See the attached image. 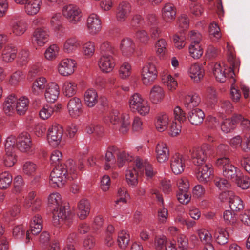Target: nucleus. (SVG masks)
<instances>
[{"label":"nucleus","mask_w":250,"mask_h":250,"mask_svg":"<svg viewBox=\"0 0 250 250\" xmlns=\"http://www.w3.org/2000/svg\"><path fill=\"white\" fill-rule=\"evenodd\" d=\"M76 168L74 161L69 159L65 164L56 166L50 173V181L52 186L62 187L67 179L73 180L77 177Z\"/></svg>","instance_id":"1"},{"label":"nucleus","mask_w":250,"mask_h":250,"mask_svg":"<svg viewBox=\"0 0 250 250\" xmlns=\"http://www.w3.org/2000/svg\"><path fill=\"white\" fill-rule=\"evenodd\" d=\"M216 166L222 169L223 176L227 179L236 181L239 171L237 168L233 165L228 157H223L218 158L216 161Z\"/></svg>","instance_id":"2"},{"label":"nucleus","mask_w":250,"mask_h":250,"mask_svg":"<svg viewBox=\"0 0 250 250\" xmlns=\"http://www.w3.org/2000/svg\"><path fill=\"white\" fill-rule=\"evenodd\" d=\"M129 104L130 110L133 112H137L142 116H145L149 112L148 104L139 93H134L130 97Z\"/></svg>","instance_id":"3"},{"label":"nucleus","mask_w":250,"mask_h":250,"mask_svg":"<svg viewBox=\"0 0 250 250\" xmlns=\"http://www.w3.org/2000/svg\"><path fill=\"white\" fill-rule=\"evenodd\" d=\"M53 223L54 225L57 226L63 221H68L70 222L71 219V214L69 211L68 204L65 203L61 204L56 208H53Z\"/></svg>","instance_id":"4"},{"label":"nucleus","mask_w":250,"mask_h":250,"mask_svg":"<svg viewBox=\"0 0 250 250\" xmlns=\"http://www.w3.org/2000/svg\"><path fill=\"white\" fill-rule=\"evenodd\" d=\"M142 81L146 85L152 84L157 77V71L155 66L148 62L143 67L142 71Z\"/></svg>","instance_id":"5"},{"label":"nucleus","mask_w":250,"mask_h":250,"mask_svg":"<svg viewBox=\"0 0 250 250\" xmlns=\"http://www.w3.org/2000/svg\"><path fill=\"white\" fill-rule=\"evenodd\" d=\"M197 167L198 172L196 174V177L199 182L206 184L210 181L213 178V174L212 165L205 163Z\"/></svg>","instance_id":"6"},{"label":"nucleus","mask_w":250,"mask_h":250,"mask_svg":"<svg viewBox=\"0 0 250 250\" xmlns=\"http://www.w3.org/2000/svg\"><path fill=\"white\" fill-rule=\"evenodd\" d=\"M16 146L22 152H32L34 148L30 135L26 132L19 134L16 139Z\"/></svg>","instance_id":"7"},{"label":"nucleus","mask_w":250,"mask_h":250,"mask_svg":"<svg viewBox=\"0 0 250 250\" xmlns=\"http://www.w3.org/2000/svg\"><path fill=\"white\" fill-rule=\"evenodd\" d=\"M62 14L69 22L76 24L80 21L82 17L80 9L76 5L69 4L63 7Z\"/></svg>","instance_id":"8"},{"label":"nucleus","mask_w":250,"mask_h":250,"mask_svg":"<svg viewBox=\"0 0 250 250\" xmlns=\"http://www.w3.org/2000/svg\"><path fill=\"white\" fill-rule=\"evenodd\" d=\"M63 134V129L59 125H52L48 130L47 139L50 144L57 146L60 143Z\"/></svg>","instance_id":"9"},{"label":"nucleus","mask_w":250,"mask_h":250,"mask_svg":"<svg viewBox=\"0 0 250 250\" xmlns=\"http://www.w3.org/2000/svg\"><path fill=\"white\" fill-rule=\"evenodd\" d=\"M185 159L183 156L176 153L172 156L170 160V168L175 175L181 174L185 169Z\"/></svg>","instance_id":"10"},{"label":"nucleus","mask_w":250,"mask_h":250,"mask_svg":"<svg viewBox=\"0 0 250 250\" xmlns=\"http://www.w3.org/2000/svg\"><path fill=\"white\" fill-rule=\"evenodd\" d=\"M233 192L231 191H225L220 195V198L223 199L224 197L229 196V205L232 211L233 212H239L244 208L243 201L238 196L232 195Z\"/></svg>","instance_id":"11"},{"label":"nucleus","mask_w":250,"mask_h":250,"mask_svg":"<svg viewBox=\"0 0 250 250\" xmlns=\"http://www.w3.org/2000/svg\"><path fill=\"white\" fill-rule=\"evenodd\" d=\"M131 11V4L127 1L119 3L116 11L117 20L120 22L125 21Z\"/></svg>","instance_id":"12"},{"label":"nucleus","mask_w":250,"mask_h":250,"mask_svg":"<svg viewBox=\"0 0 250 250\" xmlns=\"http://www.w3.org/2000/svg\"><path fill=\"white\" fill-rule=\"evenodd\" d=\"M101 21L99 17L96 14H91L87 19V28L89 33L95 35L101 30Z\"/></svg>","instance_id":"13"},{"label":"nucleus","mask_w":250,"mask_h":250,"mask_svg":"<svg viewBox=\"0 0 250 250\" xmlns=\"http://www.w3.org/2000/svg\"><path fill=\"white\" fill-rule=\"evenodd\" d=\"M76 64L74 60L69 59H64L59 64V72L64 76L71 75L74 72Z\"/></svg>","instance_id":"14"},{"label":"nucleus","mask_w":250,"mask_h":250,"mask_svg":"<svg viewBox=\"0 0 250 250\" xmlns=\"http://www.w3.org/2000/svg\"><path fill=\"white\" fill-rule=\"evenodd\" d=\"M82 104L80 99L76 97L71 98L67 104V108L70 115L72 117L79 116L82 112Z\"/></svg>","instance_id":"15"},{"label":"nucleus","mask_w":250,"mask_h":250,"mask_svg":"<svg viewBox=\"0 0 250 250\" xmlns=\"http://www.w3.org/2000/svg\"><path fill=\"white\" fill-rule=\"evenodd\" d=\"M189 152L193 163L197 166L205 163L207 155L204 147H194Z\"/></svg>","instance_id":"16"},{"label":"nucleus","mask_w":250,"mask_h":250,"mask_svg":"<svg viewBox=\"0 0 250 250\" xmlns=\"http://www.w3.org/2000/svg\"><path fill=\"white\" fill-rule=\"evenodd\" d=\"M243 117L240 114H235L231 119H225L221 124V129L224 133H228L233 130L236 125L241 121Z\"/></svg>","instance_id":"17"},{"label":"nucleus","mask_w":250,"mask_h":250,"mask_svg":"<svg viewBox=\"0 0 250 250\" xmlns=\"http://www.w3.org/2000/svg\"><path fill=\"white\" fill-rule=\"evenodd\" d=\"M101 70L105 73L110 72L115 66V61L113 56H101L98 62Z\"/></svg>","instance_id":"18"},{"label":"nucleus","mask_w":250,"mask_h":250,"mask_svg":"<svg viewBox=\"0 0 250 250\" xmlns=\"http://www.w3.org/2000/svg\"><path fill=\"white\" fill-rule=\"evenodd\" d=\"M59 95V87L55 83L48 84L46 88L44 96L46 101L49 103L56 101Z\"/></svg>","instance_id":"19"},{"label":"nucleus","mask_w":250,"mask_h":250,"mask_svg":"<svg viewBox=\"0 0 250 250\" xmlns=\"http://www.w3.org/2000/svg\"><path fill=\"white\" fill-rule=\"evenodd\" d=\"M157 159L159 163L167 161L169 156V150L167 144L163 142L158 143L156 147Z\"/></svg>","instance_id":"20"},{"label":"nucleus","mask_w":250,"mask_h":250,"mask_svg":"<svg viewBox=\"0 0 250 250\" xmlns=\"http://www.w3.org/2000/svg\"><path fill=\"white\" fill-rule=\"evenodd\" d=\"M91 206L89 201L85 199L79 201L77 205L78 215L81 220L85 219L89 214Z\"/></svg>","instance_id":"21"},{"label":"nucleus","mask_w":250,"mask_h":250,"mask_svg":"<svg viewBox=\"0 0 250 250\" xmlns=\"http://www.w3.org/2000/svg\"><path fill=\"white\" fill-rule=\"evenodd\" d=\"M120 49L124 56L129 57L134 52L135 45L131 39L129 38L123 39L121 42Z\"/></svg>","instance_id":"22"},{"label":"nucleus","mask_w":250,"mask_h":250,"mask_svg":"<svg viewBox=\"0 0 250 250\" xmlns=\"http://www.w3.org/2000/svg\"><path fill=\"white\" fill-rule=\"evenodd\" d=\"M205 117L204 112L199 108L192 109L188 113L189 121L193 125H198L201 124Z\"/></svg>","instance_id":"23"},{"label":"nucleus","mask_w":250,"mask_h":250,"mask_svg":"<svg viewBox=\"0 0 250 250\" xmlns=\"http://www.w3.org/2000/svg\"><path fill=\"white\" fill-rule=\"evenodd\" d=\"M135 165L139 170L140 174H144V170H145V175L147 178H152L154 175L155 173L152 166L149 163L146 162L143 164L141 159L137 158L135 161Z\"/></svg>","instance_id":"24"},{"label":"nucleus","mask_w":250,"mask_h":250,"mask_svg":"<svg viewBox=\"0 0 250 250\" xmlns=\"http://www.w3.org/2000/svg\"><path fill=\"white\" fill-rule=\"evenodd\" d=\"M190 76L196 83H199L204 75V70L199 64L195 63L190 66L189 69Z\"/></svg>","instance_id":"25"},{"label":"nucleus","mask_w":250,"mask_h":250,"mask_svg":"<svg viewBox=\"0 0 250 250\" xmlns=\"http://www.w3.org/2000/svg\"><path fill=\"white\" fill-rule=\"evenodd\" d=\"M140 173L139 170L136 167H129L126 170V180L128 185L136 186L138 184V176Z\"/></svg>","instance_id":"26"},{"label":"nucleus","mask_w":250,"mask_h":250,"mask_svg":"<svg viewBox=\"0 0 250 250\" xmlns=\"http://www.w3.org/2000/svg\"><path fill=\"white\" fill-rule=\"evenodd\" d=\"M176 9L171 3H166L162 9V17L167 22H171L176 17Z\"/></svg>","instance_id":"27"},{"label":"nucleus","mask_w":250,"mask_h":250,"mask_svg":"<svg viewBox=\"0 0 250 250\" xmlns=\"http://www.w3.org/2000/svg\"><path fill=\"white\" fill-rule=\"evenodd\" d=\"M16 101L17 97L14 94H11L6 98L3 104V110L6 114L10 116L14 113Z\"/></svg>","instance_id":"28"},{"label":"nucleus","mask_w":250,"mask_h":250,"mask_svg":"<svg viewBox=\"0 0 250 250\" xmlns=\"http://www.w3.org/2000/svg\"><path fill=\"white\" fill-rule=\"evenodd\" d=\"M17 48L11 45L6 46L2 51V60L6 62H12L16 57Z\"/></svg>","instance_id":"29"},{"label":"nucleus","mask_w":250,"mask_h":250,"mask_svg":"<svg viewBox=\"0 0 250 250\" xmlns=\"http://www.w3.org/2000/svg\"><path fill=\"white\" fill-rule=\"evenodd\" d=\"M164 91L159 85H154L150 92V99L154 104H158L161 102L164 97Z\"/></svg>","instance_id":"30"},{"label":"nucleus","mask_w":250,"mask_h":250,"mask_svg":"<svg viewBox=\"0 0 250 250\" xmlns=\"http://www.w3.org/2000/svg\"><path fill=\"white\" fill-rule=\"evenodd\" d=\"M84 99L85 104L88 107H93L98 102L97 92L93 89L87 90L84 93Z\"/></svg>","instance_id":"31"},{"label":"nucleus","mask_w":250,"mask_h":250,"mask_svg":"<svg viewBox=\"0 0 250 250\" xmlns=\"http://www.w3.org/2000/svg\"><path fill=\"white\" fill-rule=\"evenodd\" d=\"M37 44L40 46L43 45L48 40V34L46 30L37 28L33 34Z\"/></svg>","instance_id":"32"},{"label":"nucleus","mask_w":250,"mask_h":250,"mask_svg":"<svg viewBox=\"0 0 250 250\" xmlns=\"http://www.w3.org/2000/svg\"><path fill=\"white\" fill-rule=\"evenodd\" d=\"M41 0H29L25 4V10L27 14L34 15L36 14L40 8Z\"/></svg>","instance_id":"33"},{"label":"nucleus","mask_w":250,"mask_h":250,"mask_svg":"<svg viewBox=\"0 0 250 250\" xmlns=\"http://www.w3.org/2000/svg\"><path fill=\"white\" fill-rule=\"evenodd\" d=\"M214 236L217 243L225 245L228 241L229 235L226 229L219 227L216 229Z\"/></svg>","instance_id":"34"},{"label":"nucleus","mask_w":250,"mask_h":250,"mask_svg":"<svg viewBox=\"0 0 250 250\" xmlns=\"http://www.w3.org/2000/svg\"><path fill=\"white\" fill-rule=\"evenodd\" d=\"M46 80L44 77H40L37 79L33 83L32 92L35 95L42 93L45 86Z\"/></svg>","instance_id":"35"},{"label":"nucleus","mask_w":250,"mask_h":250,"mask_svg":"<svg viewBox=\"0 0 250 250\" xmlns=\"http://www.w3.org/2000/svg\"><path fill=\"white\" fill-rule=\"evenodd\" d=\"M42 217L38 214L33 218L30 223V230L33 235H37L41 231L42 228Z\"/></svg>","instance_id":"36"},{"label":"nucleus","mask_w":250,"mask_h":250,"mask_svg":"<svg viewBox=\"0 0 250 250\" xmlns=\"http://www.w3.org/2000/svg\"><path fill=\"white\" fill-rule=\"evenodd\" d=\"M200 102V98L196 94L188 95L184 101L185 106L188 109H194Z\"/></svg>","instance_id":"37"},{"label":"nucleus","mask_w":250,"mask_h":250,"mask_svg":"<svg viewBox=\"0 0 250 250\" xmlns=\"http://www.w3.org/2000/svg\"><path fill=\"white\" fill-rule=\"evenodd\" d=\"M117 150V148L114 146H110L108 148L105 155V169H109L111 167V165L115 164L116 159L113 153H115Z\"/></svg>","instance_id":"38"},{"label":"nucleus","mask_w":250,"mask_h":250,"mask_svg":"<svg viewBox=\"0 0 250 250\" xmlns=\"http://www.w3.org/2000/svg\"><path fill=\"white\" fill-rule=\"evenodd\" d=\"M16 110L19 115H24L28 109L29 100L25 97L20 98L16 102Z\"/></svg>","instance_id":"39"},{"label":"nucleus","mask_w":250,"mask_h":250,"mask_svg":"<svg viewBox=\"0 0 250 250\" xmlns=\"http://www.w3.org/2000/svg\"><path fill=\"white\" fill-rule=\"evenodd\" d=\"M26 22L22 20L14 22L11 26L12 33L16 36L23 34L26 30Z\"/></svg>","instance_id":"40"},{"label":"nucleus","mask_w":250,"mask_h":250,"mask_svg":"<svg viewBox=\"0 0 250 250\" xmlns=\"http://www.w3.org/2000/svg\"><path fill=\"white\" fill-rule=\"evenodd\" d=\"M213 73L216 79L220 82L224 83L226 81V78L228 76L232 77L233 74H230V73H227L225 71H222L221 68V65L219 63H216L214 64V68L213 69Z\"/></svg>","instance_id":"41"},{"label":"nucleus","mask_w":250,"mask_h":250,"mask_svg":"<svg viewBox=\"0 0 250 250\" xmlns=\"http://www.w3.org/2000/svg\"><path fill=\"white\" fill-rule=\"evenodd\" d=\"M81 45L80 42L75 37L68 39L64 44V50L67 53H70Z\"/></svg>","instance_id":"42"},{"label":"nucleus","mask_w":250,"mask_h":250,"mask_svg":"<svg viewBox=\"0 0 250 250\" xmlns=\"http://www.w3.org/2000/svg\"><path fill=\"white\" fill-rule=\"evenodd\" d=\"M168 123V118L166 114H161L157 117L155 122V126L160 132L164 131L167 128Z\"/></svg>","instance_id":"43"},{"label":"nucleus","mask_w":250,"mask_h":250,"mask_svg":"<svg viewBox=\"0 0 250 250\" xmlns=\"http://www.w3.org/2000/svg\"><path fill=\"white\" fill-rule=\"evenodd\" d=\"M101 56H113L115 55L116 50L108 42L102 43L100 47Z\"/></svg>","instance_id":"44"},{"label":"nucleus","mask_w":250,"mask_h":250,"mask_svg":"<svg viewBox=\"0 0 250 250\" xmlns=\"http://www.w3.org/2000/svg\"><path fill=\"white\" fill-rule=\"evenodd\" d=\"M120 127L119 131L122 134H125L130 128V117L128 114H122L121 120L119 123Z\"/></svg>","instance_id":"45"},{"label":"nucleus","mask_w":250,"mask_h":250,"mask_svg":"<svg viewBox=\"0 0 250 250\" xmlns=\"http://www.w3.org/2000/svg\"><path fill=\"white\" fill-rule=\"evenodd\" d=\"M12 181L11 175L5 171L0 174V188L2 189L7 188L11 185Z\"/></svg>","instance_id":"46"},{"label":"nucleus","mask_w":250,"mask_h":250,"mask_svg":"<svg viewBox=\"0 0 250 250\" xmlns=\"http://www.w3.org/2000/svg\"><path fill=\"white\" fill-rule=\"evenodd\" d=\"M63 90L65 96L72 97L76 93L77 84L74 82H66L63 84Z\"/></svg>","instance_id":"47"},{"label":"nucleus","mask_w":250,"mask_h":250,"mask_svg":"<svg viewBox=\"0 0 250 250\" xmlns=\"http://www.w3.org/2000/svg\"><path fill=\"white\" fill-rule=\"evenodd\" d=\"M136 39L139 42L146 45L149 43L150 38L148 33L144 30H140L136 32Z\"/></svg>","instance_id":"48"},{"label":"nucleus","mask_w":250,"mask_h":250,"mask_svg":"<svg viewBox=\"0 0 250 250\" xmlns=\"http://www.w3.org/2000/svg\"><path fill=\"white\" fill-rule=\"evenodd\" d=\"M189 52L191 56L194 59H199L203 53V50L200 43L190 44L189 47Z\"/></svg>","instance_id":"49"},{"label":"nucleus","mask_w":250,"mask_h":250,"mask_svg":"<svg viewBox=\"0 0 250 250\" xmlns=\"http://www.w3.org/2000/svg\"><path fill=\"white\" fill-rule=\"evenodd\" d=\"M48 204L54 208H59L62 203L61 195L58 193L51 194L48 197Z\"/></svg>","instance_id":"50"},{"label":"nucleus","mask_w":250,"mask_h":250,"mask_svg":"<svg viewBox=\"0 0 250 250\" xmlns=\"http://www.w3.org/2000/svg\"><path fill=\"white\" fill-rule=\"evenodd\" d=\"M223 218L227 225H233L237 222V219L235 213H232L230 210H225L223 213Z\"/></svg>","instance_id":"51"},{"label":"nucleus","mask_w":250,"mask_h":250,"mask_svg":"<svg viewBox=\"0 0 250 250\" xmlns=\"http://www.w3.org/2000/svg\"><path fill=\"white\" fill-rule=\"evenodd\" d=\"M118 245L122 249H125L129 242V235L124 231H122L118 235Z\"/></svg>","instance_id":"52"},{"label":"nucleus","mask_w":250,"mask_h":250,"mask_svg":"<svg viewBox=\"0 0 250 250\" xmlns=\"http://www.w3.org/2000/svg\"><path fill=\"white\" fill-rule=\"evenodd\" d=\"M237 186L243 189H247L250 186V179L246 176H237V180L233 181Z\"/></svg>","instance_id":"53"},{"label":"nucleus","mask_w":250,"mask_h":250,"mask_svg":"<svg viewBox=\"0 0 250 250\" xmlns=\"http://www.w3.org/2000/svg\"><path fill=\"white\" fill-rule=\"evenodd\" d=\"M59 51V47L55 44L50 45L45 51V57L48 60L55 59Z\"/></svg>","instance_id":"54"},{"label":"nucleus","mask_w":250,"mask_h":250,"mask_svg":"<svg viewBox=\"0 0 250 250\" xmlns=\"http://www.w3.org/2000/svg\"><path fill=\"white\" fill-rule=\"evenodd\" d=\"M36 168V165L31 161H27L23 165V171L25 174L28 175L33 174L35 172Z\"/></svg>","instance_id":"55"},{"label":"nucleus","mask_w":250,"mask_h":250,"mask_svg":"<svg viewBox=\"0 0 250 250\" xmlns=\"http://www.w3.org/2000/svg\"><path fill=\"white\" fill-rule=\"evenodd\" d=\"M132 157L125 151L119 153L117 156V162L119 167H122L126 162L131 161Z\"/></svg>","instance_id":"56"},{"label":"nucleus","mask_w":250,"mask_h":250,"mask_svg":"<svg viewBox=\"0 0 250 250\" xmlns=\"http://www.w3.org/2000/svg\"><path fill=\"white\" fill-rule=\"evenodd\" d=\"M54 111V109L49 105H46L40 111V117L45 120L49 118Z\"/></svg>","instance_id":"57"},{"label":"nucleus","mask_w":250,"mask_h":250,"mask_svg":"<svg viewBox=\"0 0 250 250\" xmlns=\"http://www.w3.org/2000/svg\"><path fill=\"white\" fill-rule=\"evenodd\" d=\"M120 76L122 79H126L131 74V66L127 62H125L120 67Z\"/></svg>","instance_id":"58"},{"label":"nucleus","mask_w":250,"mask_h":250,"mask_svg":"<svg viewBox=\"0 0 250 250\" xmlns=\"http://www.w3.org/2000/svg\"><path fill=\"white\" fill-rule=\"evenodd\" d=\"M61 19L62 16L60 13H55L52 16L50 23L54 29H59L61 26Z\"/></svg>","instance_id":"59"},{"label":"nucleus","mask_w":250,"mask_h":250,"mask_svg":"<svg viewBox=\"0 0 250 250\" xmlns=\"http://www.w3.org/2000/svg\"><path fill=\"white\" fill-rule=\"evenodd\" d=\"M178 25L182 31H185L188 28L189 19L186 15H182L178 19Z\"/></svg>","instance_id":"60"},{"label":"nucleus","mask_w":250,"mask_h":250,"mask_svg":"<svg viewBox=\"0 0 250 250\" xmlns=\"http://www.w3.org/2000/svg\"><path fill=\"white\" fill-rule=\"evenodd\" d=\"M215 185L220 189L225 190L229 188L230 185L226 179L216 178L214 180Z\"/></svg>","instance_id":"61"},{"label":"nucleus","mask_w":250,"mask_h":250,"mask_svg":"<svg viewBox=\"0 0 250 250\" xmlns=\"http://www.w3.org/2000/svg\"><path fill=\"white\" fill-rule=\"evenodd\" d=\"M62 153L57 150L52 152L50 156V161L52 164L55 167L58 165L61 164V161L62 160Z\"/></svg>","instance_id":"62"},{"label":"nucleus","mask_w":250,"mask_h":250,"mask_svg":"<svg viewBox=\"0 0 250 250\" xmlns=\"http://www.w3.org/2000/svg\"><path fill=\"white\" fill-rule=\"evenodd\" d=\"M207 95L212 104H214L217 102V97L216 90L213 87L209 86L207 88Z\"/></svg>","instance_id":"63"},{"label":"nucleus","mask_w":250,"mask_h":250,"mask_svg":"<svg viewBox=\"0 0 250 250\" xmlns=\"http://www.w3.org/2000/svg\"><path fill=\"white\" fill-rule=\"evenodd\" d=\"M29 59V52L26 50L21 51L19 54L18 63L21 66L25 65Z\"/></svg>","instance_id":"64"}]
</instances>
